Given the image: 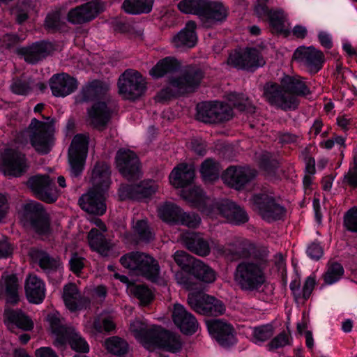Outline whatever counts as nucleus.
Here are the masks:
<instances>
[{"label": "nucleus", "instance_id": "obj_1", "mask_svg": "<svg viewBox=\"0 0 357 357\" xmlns=\"http://www.w3.org/2000/svg\"><path fill=\"white\" fill-rule=\"evenodd\" d=\"M266 264L262 259H248L239 262L234 271L236 285L246 293L259 292L266 282Z\"/></svg>", "mask_w": 357, "mask_h": 357}, {"label": "nucleus", "instance_id": "obj_2", "mask_svg": "<svg viewBox=\"0 0 357 357\" xmlns=\"http://www.w3.org/2000/svg\"><path fill=\"white\" fill-rule=\"evenodd\" d=\"M178 8L184 13L198 15L206 27L225 21L228 15L221 2L211 0H183L178 4Z\"/></svg>", "mask_w": 357, "mask_h": 357}, {"label": "nucleus", "instance_id": "obj_3", "mask_svg": "<svg viewBox=\"0 0 357 357\" xmlns=\"http://www.w3.org/2000/svg\"><path fill=\"white\" fill-rule=\"evenodd\" d=\"M121 265L136 274L151 282H156L160 276L158 261L151 255L142 252H130L120 258Z\"/></svg>", "mask_w": 357, "mask_h": 357}, {"label": "nucleus", "instance_id": "obj_4", "mask_svg": "<svg viewBox=\"0 0 357 357\" xmlns=\"http://www.w3.org/2000/svg\"><path fill=\"white\" fill-rule=\"evenodd\" d=\"M54 126L50 122L31 119L28 128L22 132V137H28L31 146L40 154L50 153L54 144Z\"/></svg>", "mask_w": 357, "mask_h": 357}, {"label": "nucleus", "instance_id": "obj_5", "mask_svg": "<svg viewBox=\"0 0 357 357\" xmlns=\"http://www.w3.org/2000/svg\"><path fill=\"white\" fill-rule=\"evenodd\" d=\"M118 92L123 99L135 100L140 98L146 90V82L136 70L127 69L119 77Z\"/></svg>", "mask_w": 357, "mask_h": 357}, {"label": "nucleus", "instance_id": "obj_6", "mask_svg": "<svg viewBox=\"0 0 357 357\" xmlns=\"http://www.w3.org/2000/svg\"><path fill=\"white\" fill-rule=\"evenodd\" d=\"M261 52L256 47H246L243 52L229 54L227 64L238 70L254 72L266 64Z\"/></svg>", "mask_w": 357, "mask_h": 357}, {"label": "nucleus", "instance_id": "obj_7", "mask_svg": "<svg viewBox=\"0 0 357 357\" xmlns=\"http://www.w3.org/2000/svg\"><path fill=\"white\" fill-rule=\"evenodd\" d=\"M204 75L200 68L188 66L181 70L179 76L169 77V83L181 94L192 93L200 86Z\"/></svg>", "mask_w": 357, "mask_h": 357}, {"label": "nucleus", "instance_id": "obj_8", "mask_svg": "<svg viewBox=\"0 0 357 357\" xmlns=\"http://www.w3.org/2000/svg\"><path fill=\"white\" fill-rule=\"evenodd\" d=\"M187 302L191 309L201 314L219 316L225 312V306L221 301L202 291L189 293Z\"/></svg>", "mask_w": 357, "mask_h": 357}, {"label": "nucleus", "instance_id": "obj_9", "mask_svg": "<svg viewBox=\"0 0 357 357\" xmlns=\"http://www.w3.org/2000/svg\"><path fill=\"white\" fill-rule=\"evenodd\" d=\"M251 202L253 210L268 222L280 220L285 215L284 207L276 202L272 196L266 193L261 192L254 195Z\"/></svg>", "mask_w": 357, "mask_h": 357}, {"label": "nucleus", "instance_id": "obj_10", "mask_svg": "<svg viewBox=\"0 0 357 357\" xmlns=\"http://www.w3.org/2000/svg\"><path fill=\"white\" fill-rule=\"evenodd\" d=\"M264 98L272 106L282 110L295 109L298 100L296 97L287 94L282 84L266 82L262 88Z\"/></svg>", "mask_w": 357, "mask_h": 357}, {"label": "nucleus", "instance_id": "obj_11", "mask_svg": "<svg viewBox=\"0 0 357 357\" xmlns=\"http://www.w3.org/2000/svg\"><path fill=\"white\" fill-rule=\"evenodd\" d=\"M89 137L82 134L76 135L68 149V162L71 174L78 176L84 169L88 152Z\"/></svg>", "mask_w": 357, "mask_h": 357}, {"label": "nucleus", "instance_id": "obj_12", "mask_svg": "<svg viewBox=\"0 0 357 357\" xmlns=\"http://www.w3.org/2000/svg\"><path fill=\"white\" fill-rule=\"evenodd\" d=\"M26 185L38 199L46 203H53L59 197L54 181L47 175L32 176L27 181Z\"/></svg>", "mask_w": 357, "mask_h": 357}, {"label": "nucleus", "instance_id": "obj_13", "mask_svg": "<svg viewBox=\"0 0 357 357\" xmlns=\"http://www.w3.org/2000/svg\"><path fill=\"white\" fill-rule=\"evenodd\" d=\"M232 116L227 105L220 102H204L197 105V119L206 123H218L229 120Z\"/></svg>", "mask_w": 357, "mask_h": 357}, {"label": "nucleus", "instance_id": "obj_14", "mask_svg": "<svg viewBox=\"0 0 357 357\" xmlns=\"http://www.w3.org/2000/svg\"><path fill=\"white\" fill-rule=\"evenodd\" d=\"M293 57L312 75L321 69L325 60L323 52L312 46L298 47Z\"/></svg>", "mask_w": 357, "mask_h": 357}, {"label": "nucleus", "instance_id": "obj_15", "mask_svg": "<svg viewBox=\"0 0 357 357\" xmlns=\"http://www.w3.org/2000/svg\"><path fill=\"white\" fill-rule=\"evenodd\" d=\"M1 159L5 175L20 177L26 172L29 168L26 155L15 149H6L1 155Z\"/></svg>", "mask_w": 357, "mask_h": 357}, {"label": "nucleus", "instance_id": "obj_16", "mask_svg": "<svg viewBox=\"0 0 357 357\" xmlns=\"http://www.w3.org/2000/svg\"><path fill=\"white\" fill-rule=\"evenodd\" d=\"M115 160L117 169L126 179L135 180L140 176L139 159L133 151L120 149L116 153Z\"/></svg>", "mask_w": 357, "mask_h": 357}, {"label": "nucleus", "instance_id": "obj_17", "mask_svg": "<svg viewBox=\"0 0 357 357\" xmlns=\"http://www.w3.org/2000/svg\"><path fill=\"white\" fill-rule=\"evenodd\" d=\"M257 176V172L249 167L230 166L222 174V179L229 187L242 190Z\"/></svg>", "mask_w": 357, "mask_h": 357}, {"label": "nucleus", "instance_id": "obj_18", "mask_svg": "<svg viewBox=\"0 0 357 357\" xmlns=\"http://www.w3.org/2000/svg\"><path fill=\"white\" fill-rule=\"evenodd\" d=\"M250 242L245 239H234L225 245L212 241L213 251L229 261L247 257L250 255Z\"/></svg>", "mask_w": 357, "mask_h": 357}, {"label": "nucleus", "instance_id": "obj_19", "mask_svg": "<svg viewBox=\"0 0 357 357\" xmlns=\"http://www.w3.org/2000/svg\"><path fill=\"white\" fill-rule=\"evenodd\" d=\"M158 188L155 181L144 180L137 185H121L119 189V196L121 200H140L151 197Z\"/></svg>", "mask_w": 357, "mask_h": 357}, {"label": "nucleus", "instance_id": "obj_20", "mask_svg": "<svg viewBox=\"0 0 357 357\" xmlns=\"http://www.w3.org/2000/svg\"><path fill=\"white\" fill-rule=\"evenodd\" d=\"M104 10L102 2L94 0L69 10L68 20L73 24H82L91 22Z\"/></svg>", "mask_w": 357, "mask_h": 357}, {"label": "nucleus", "instance_id": "obj_21", "mask_svg": "<svg viewBox=\"0 0 357 357\" xmlns=\"http://www.w3.org/2000/svg\"><path fill=\"white\" fill-rule=\"evenodd\" d=\"M112 112V103L109 100L97 102L88 109L87 121L93 128L102 130L110 121Z\"/></svg>", "mask_w": 357, "mask_h": 357}, {"label": "nucleus", "instance_id": "obj_22", "mask_svg": "<svg viewBox=\"0 0 357 357\" xmlns=\"http://www.w3.org/2000/svg\"><path fill=\"white\" fill-rule=\"evenodd\" d=\"M213 209L225 218L229 222L234 225L244 224L249 220L246 211L229 199L216 202L213 204Z\"/></svg>", "mask_w": 357, "mask_h": 357}, {"label": "nucleus", "instance_id": "obj_23", "mask_svg": "<svg viewBox=\"0 0 357 357\" xmlns=\"http://www.w3.org/2000/svg\"><path fill=\"white\" fill-rule=\"evenodd\" d=\"M105 194L100 190L91 188L86 194L79 197L78 204L81 208L88 213L102 215L107 209Z\"/></svg>", "mask_w": 357, "mask_h": 357}, {"label": "nucleus", "instance_id": "obj_24", "mask_svg": "<svg viewBox=\"0 0 357 357\" xmlns=\"http://www.w3.org/2000/svg\"><path fill=\"white\" fill-rule=\"evenodd\" d=\"M172 320L180 331L185 335L195 333L199 327L195 317L189 312L183 305L178 303L174 305Z\"/></svg>", "mask_w": 357, "mask_h": 357}, {"label": "nucleus", "instance_id": "obj_25", "mask_svg": "<svg viewBox=\"0 0 357 357\" xmlns=\"http://www.w3.org/2000/svg\"><path fill=\"white\" fill-rule=\"evenodd\" d=\"M210 334L223 347H229L235 342L234 328L229 324L221 319L206 321Z\"/></svg>", "mask_w": 357, "mask_h": 357}, {"label": "nucleus", "instance_id": "obj_26", "mask_svg": "<svg viewBox=\"0 0 357 357\" xmlns=\"http://www.w3.org/2000/svg\"><path fill=\"white\" fill-rule=\"evenodd\" d=\"M153 340H152L151 350L155 348H162L165 350L176 353L182 348V342L180 335L158 327Z\"/></svg>", "mask_w": 357, "mask_h": 357}, {"label": "nucleus", "instance_id": "obj_27", "mask_svg": "<svg viewBox=\"0 0 357 357\" xmlns=\"http://www.w3.org/2000/svg\"><path fill=\"white\" fill-rule=\"evenodd\" d=\"M49 84L52 94L56 97H66L78 86L77 79L65 73L54 75Z\"/></svg>", "mask_w": 357, "mask_h": 357}, {"label": "nucleus", "instance_id": "obj_28", "mask_svg": "<svg viewBox=\"0 0 357 357\" xmlns=\"http://www.w3.org/2000/svg\"><path fill=\"white\" fill-rule=\"evenodd\" d=\"M63 299L66 307L71 312L86 309L91 304V300L82 296L74 283H68L63 287Z\"/></svg>", "mask_w": 357, "mask_h": 357}, {"label": "nucleus", "instance_id": "obj_29", "mask_svg": "<svg viewBox=\"0 0 357 357\" xmlns=\"http://www.w3.org/2000/svg\"><path fill=\"white\" fill-rule=\"evenodd\" d=\"M182 244L190 252L202 257L208 256L212 248V243L195 232H183L180 235Z\"/></svg>", "mask_w": 357, "mask_h": 357}, {"label": "nucleus", "instance_id": "obj_30", "mask_svg": "<svg viewBox=\"0 0 357 357\" xmlns=\"http://www.w3.org/2000/svg\"><path fill=\"white\" fill-rule=\"evenodd\" d=\"M96 224L100 227L101 231L96 228L90 230L88 234L89 244L93 250L102 256H107L112 248V244L103 234L107 230L106 226L100 220H96Z\"/></svg>", "mask_w": 357, "mask_h": 357}, {"label": "nucleus", "instance_id": "obj_31", "mask_svg": "<svg viewBox=\"0 0 357 357\" xmlns=\"http://www.w3.org/2000/svg\"><path fill=\"white\" fill-rule=\"evenodd\" d=\"M53 50L52 43L40 41L21 48L19 52L24 56L25 61L31 64H35L47 56Z\"/></svg>", "mask_w": 357, "mask_h": 357}, {"label": "nucleus", "instance_id": "obj_32", "mask_svg": "<svg viewBox=\"0 0 357 357\" xmlns=\"http://www.w3.org/2000/svg\"><path fill=\"white\" fill-rule=\"evenodd\" d=\"M110 174L109 166L106 162H97L92 171L91 188L106 193L111 183Z\"/></svg>", "mask_w": 357, "mask_h": 357}, {"label": "nucleus", "instance_id": "obj_33", "mask_svg": "<svg viewBox=\"0 0 357 357\" xmlns=\"http://www.w3.org/2000/svg\"><path fill=\"white\" fill-rule=\"evenodd\" d=\"M47 319L52 333L56 335L54 344L57 347L66 343V337L70 334L73 328L68 326L65 319L58 312L49 314Z\"/></svg>", "mask_w": 357, "mask_h": 357}, {"label": "nucleus", "instance_id": "obj_34", "mask_svg": "<svg viewBox=\"0 0 357 357\" xmlns=\"http://www.w3.org/2000/svg\"><path fill=\"white\" fill-rule=\"evenodd\" d=\"M158 327L149 328L142 321L135 319L130 323V330L135 337L147 349L151 350V342L154 338Z\"/></svg>", "mask_w": 357, "mask_h": 357}, {"label": "nucleus", "instance_id": "obj_35", "mask_svg": "<svg viewBox=\"0 0 357 357\" xmlns=\"http://www.w3.org/2000/svg\"><path fill=\"white\" fill-rule=\"evenodd\" d=\"M195 177V170L186 164L175 167L169 176L170 183L176 188H185L190 185Z\"/></svg>", "mask_w": 357, "mask_h": 357}, {"label": "nucleus", "instance_id": "obj_36", "mask_svg": "<svg viewBox=\"0 0 357 357\" xmlns=\"http://www.w3.org/2000/svg\"><path fill=\"white\" fill-rule=\"evenodd\" d=\"M196 28L197 25L194 21L188 22L185 28L173 37L172 41L174 47L176 48L193 47L197 41Z\"/></svg>", "mask_w": 357, "mask_h": 357}, {"label": "nucleus", "instance_id": "obj_37", "mask_svg": "<svg viewBox=\"0 0 357 357\" xmlns=\"http://www.w3.org/2000/svg\"><path fill=\"white\" fill-rule=\"evenodd\" d=\"M108 89V85L100 80L95 79L88 82L80 91L77 102H84L93 100L104 96Z\"/></svg>", "mask_w": 357, "mask_h": 357}, {"label": "nucleus", "instance_id": "obj_38", "mask_svg": "<svg viewBox=\"0 0 357 357\" xmlns=\"http://www.w3.org/2000/svg\"><path fill=\"white\" fill-rule=\"evenodd\" d=\"M280 82L288 95L294 97L304 96L310 93L309 88L299 76L284 75Z\"/></svg>", "mask_w": 357, "mask_h": 357}, {"label": "nucleus", "instance_id": "obj_39", "mask_svg": "<svg viewBox=\"0 0 357 357\" xmlns=\"http://www.w3.org/2000/svg\"><path fill=\"white\" fill-rule=\"evenodd\" d=\"M26 296L30 302L38 303L45 297V285L43 281L36 275H29L25 284Z\"/></svg>", "mask_w": 357, "mask_h": 357}, {"label": "nucleus", "instance_id": "obj_40", "mask_svg": "<svg viewBox=\"0 0 357 357\" xmlns=\"http://www.w3.org/2000/svg\"><path fill=\"white\" fill-rule=\"evenodd\" d=\"M181 68L180 62L174 57L167 56L160 60L150 70V75L155 79L160 78L167 73H172Z\"/></svg>", "mask_w": 357, "mask_h": 357}, {"label": "nucleus", "instance_id": "obj_41", "mask_svg": "<svg viewBox=\"0 0 357 357\" xmlns=\"http://www.w3.org/2000/svg\"><path fill=\"white\" fill-rule=\"evenodd\" d=\"M153 1L154 0H125L122 8L128 14L149 13L152 10Z\"/></svg>", "mask_w": 357, "mask_h": 357}, {"label": "nucleus", "instance_id": "obj_42", "mask_svg": "<svg viewBox=\"0 0 357 357\" xmlns=\"http://www.w3.org/2000/svg\"><path fill=\"white\" fill-rule=\"evenodd\" d=\"M5 315L11 324L24 331H30L33 327L32 320L20 310H8Z\"/></svg>", "mask_w": 357, "mask_h": 357}, {"label": "nucleus", "instance_id": "obj_43", "mask_svg": "<svg viewBox=\"0 0 357 357\" xmlns=\"http://www.w3.org/2000/svg\"><path fill=\"white\" fill-rule=\"evenodd\" d=\"M191 273L197 279L205 283H212L216 279L213 269L199 259L193 266Z\"/></svg>", "mask_w": 357, "mask_h": 357}, {"label": "nucleus", "instance_id": "obj_44", "mask_svg": "<svg viewBox=\"0 0 357 357\" xmlns=\"http://www.w3.org/2000/svg\"><path fill=\"white\" fill-rule=\"evenodd\" d=\"M158 212L163 221L176 224L181 208L172 202H165L158 207Z\"/></svg>", "mask_w": 357, "mask_h": 357}, {"label": "nucleus", "instance_id": "obj_45", "mask_svg": "<svg viewBox=\"0 0 357 357\" xmlns=\"http://www.w3.org/2000/svg\"><path fill=\"white\" fill-rule=\"evenodd\" d=\"M220 169L218 162L212 158H207L202 163L199 171L205 181H212L218 178Z\"/></svg>", "mask_w": 357, "mask_h": 357}, {"label": "nucleus", "instance_id": "obj_46", "mask_svg": "<svg viewBox=\"0 0 357 357\" xmlns=\"http://www.w3.org/2000/svg\"><path fill=\"white\" fill-rule=\"evenodd\" d=\"M134 236L144 243H149L154 239L155 234L146 220H137L132 227Z\"/></svg>", "mask_w": 357, "mask_h": 357}, {"label": "nucleus", "instance_id": "obj_47", "mask_svg": "<svg viewBox=\"0 0 357 357\" xmlns=\"http://www.w3.org/2000/svg\"><path fill=\"white\" fill-rule=\"evenodd\" d=\"M105 347L108 351L110 353L121 356L128 352V344L122 338L114 336L108 338L105 341Z\"/></svg>", "mask_w": 357, "mask_h": 357}, {"label": "nucleus", "instance_id": "obj_48", "mask_svg": "<svg viewBox=\"0 0 357 357\" xmlns=\"http://www.w3.org/2000/svg\"><path fill=\"white\" fill-rule=\"evenodd\" d=\"M5 291L7 296V302L15 304L19 300L18 297V281L13 275H8L5 278Z\"/></svg>", "mask_w": 357, "mask_h": 357}, {"label": "nucleus", "instance_id": "obj_49", "mask_svg": "<svg viewBox=\"0 0 357 357\" xmlns=\"http://www.w3.org/2000/svg\"><path fill=\"white\" fill-rule=\"evenodd\" d=\"M274 334V328L271 324H265L253 328L252 341L261 343L269 340Z\"/></svg>", "mask_w": 357, "mask_h": 357}, {"label": "nucleus", "instance_id": "obj_50", "mask_svg": "<svg viewBox=\"0 0 357 357\" xmlns=\"http://www.w3.org/2000/svg\"><path fill=\"white\" fill-rule=\"evenodd\" d=\"M36 257L38 261L40 267L44 271H56L60 266V260L59 258L52 257L45 252H36Z\"/></svg>", "mask_w": 357, "mask_h": 357}, {"label": "nucleus", "instance_id": "obj_51", "mask_svg": "<svg viewBox=\"0 0 357 357\" xmlns=\"http://www.w3.org/2000/svg\"><path fill=\"white\" fill-rule=\"evenodd\" d=\"M24 216L29 219L31 222L34 219L43 217L47 213L45 212L43 206L35 201H30L23 206Z\"/></svg>", "mask_w": 357, "mask_h": 357}, {"label": "nucleus", "instance_id": "obj_52", "mask_svg": "<svg viewBox=\"0 0 357 357\" xmlns=\"http://www.w3.org/2000/svg\"><path fill=\"white\" fill-rule=\"evenodd\" d=\"M70 333L66 337V342L69 343L70 347L77 352L87 353L89 351V347L85 340L77 333L74 328Z\"/></svg>", "mask_w": 357, "mask_h": 357}, {"label": "nucleus", "instance_id": "obj_53", "mask_svg": "<svg viewBox=\"0 0 357 357\" xmlns=\"http://www.w3.org/2000/svg\"><path fill=\"white\" fill-rule=\"evenodd\" d=\"M344 274L342 266L337 262L328 264V268L324 275V282L328 284H331L339 280Z\"/></svg>", "mask_w": 357, "mask_h": 357}, {"label": "nucleus", "instance_id": "obj_54", "mask_svg": "<svg viewBox=\"0 0 357 357\" xmlns=\"http://www.w3.org/2000/svg\"><path fill=\"white\" fill-rule=\"evenodd\" d=\"M130 291L139 301L142 305H148L153 298L151 291L147 287L142 284L132 285L130 287Z\"/></svg>", "mask_w": 357, "mask_h": 357}, {"label": "nucleus", "instance_id": "obj_55", "mask_svg": "<svg viewBox=\"0 0 357 357\" xmlns=\"http://www.w3.org/2000/svg\"><path fill=\"white\" fill-rule=\"evenodd\" d=\"M174 259L183 270H192L197 259L183 250H178L174 254Z\"/></svg>", "mask_w": 357, "mask_h": 357}, {"label": "nucleus", "instance_id": "obj_56", "mask_svg": "<svg viewBox=\"0 0 357 357\" xmlns=\"http://www.w3.org/2000/svg\"><path fill=\"white\" fill-rule=\"evenodd\" d=\"M115 324L111 317H98L93 323V328L97 333H109L115 329Z\"/></svg>", "mask_w": 357, "mask_h": 357}, {"label": "nucleus", "instance_id": "obj_57", "mask_svg": "<svg viewBox=\"0 0 357 357\" xmlns=\"http://www.w3.org/2000/svg\"><path fill=\"white\" fill-rule=\"evenodd\" d=\"M227 99L240 111L249 110L250 112H254L255 107L248 105V98L243 94L230 93L227 95Z\"/></svg>", "mask_w": 357, "mask_h": 357}, {"label": "nucleus", "instance_id": "obj_58", "mask_svg": "<svg viewBox=\"0 0 357 357\" xmlns=\"http://www.w3.org/2000/svg\"><path fill=\"white\" fill-rule=\"evenodd\" d=\"M31 82L29 79L15 78L10 84V90L15 94L26 96L31 91Z\"/></svg>", "mask_w": 357, "mask_h": 357}, {"label": "nucleus", "instance_id": "obj_59", "mask_svg": "<svg viewBox=\"0 0 357 357\" xmlns=\"http://www.w3.org/2000/svg\"><path fill=\"white\" fill-rule=\"evenodd\" d=\"M259 165L268 174H274L278 167V162L272 158L270 153H262L259 156Z\"/></svg>", "mask_w": 357, "mask_h": 357}, {"label": "nucleus", "instance_id": "obj_60", "mask_svg": "<svg viewBox=\"0 0 357 357\" xmlns=\"http://www.w3.org/2000/svg\"><path fill=\"white\" fill-rule=\"evenodd\" d=\"M270 24L278 32H282L284 29V15L282 11L271 10L268 13Z\"/></svg>", "mask_w": 357, "mask_h": 357}, {"label": "nucleus", "instance_id": "obj_61", "mask_svg": "<svg viewBox=\"0 0 357 357\" xmlns=\"http://www.w3.org/2000/svg\"><path fill=\"white\" fill-rule=\"evenodd\" d=\"M45 27L49 31H55L62 28L63 24L61 20V15L58 11L49 13L45 21Z\"/></svg>", "mask_w": 357, "mask_h": 357}, {"label": "nucleus", "instance_id": "obj_62", "mask_svg": "<svg viewBox=\"0 0 357 357\" xmlns=\"http://www.w3.org/2000/svg\"><path fill=\"white\" fill-rule=\"evenodd\" d=\"M201 222L200 217L195 213H184L181 210V215L178 218L176 224H181L188 227H197Z\"/></svg>", "mask_w": 357, "mask_h": 357}, {"label": "nucleus", "instance_id": "obj_63", "mask_svg": "<svg viewBox=\"0 0 357 357\" xmlns=\"http://www.w3.org/2000/svg\"><path fill=\"white\" fill-rule=\"evenodd\" d=\"M31 225L39 235H47L50 230L48 215L34 219L31 222Z\"/></svg>", "mask_w": 357, "mask_h": 357}, {"label": "nucleus", "instance_id": "obj_64", "mask_svg": "<svg viewBox=\"0 0 357 357\" xmlns=\"http://www.w3.org/2000/svg\"><path fill=\"white\" fill-rule=\"evenodd\" d=\"M344 225L349 231L357 232V207H353L346 213Z\"/></svg>", "mask_w": 357, "mask_h": 357}]
</instances>
